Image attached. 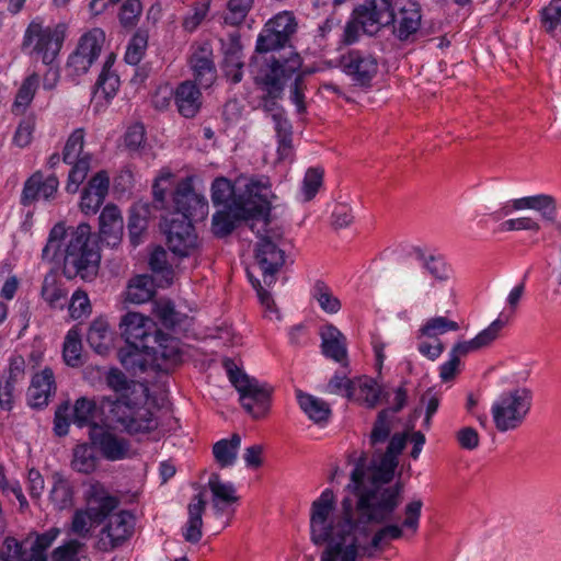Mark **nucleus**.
<instances>
[{
  "label": "nucleus",
  "instance_id": "f257e3e1",
  "mask_svg": "<svg viewBox=\"0 0 561 561\" xmlns=\"http://www.w3.org/2000/svg\"><path fill=\"white\" fill-rule=\"evenodd\" d=\"M407 446V434H393L385 451L376 448L371 459L363 451L355 460L351 472V482L346 490L355 496L344 497L341 508L351 517L353 533L368 535L369 526H380L366 546H359L363 554L371 557L374 551H381L392 540L403 537L407 528L415 534L419 529L423 502L413 500L404 506V518L398 510L403 501V483L390 482L399 465L398 457Z\"/></svg>",
  "mask_w": 561,
  "mask_h": 561
},
{
  "label": "nucleus",
  "instance_id": "f03ea898",
  "mask_svg": "<svg viewBox=\"0 0 561 561\" xmlns=\"http://www.w3.org/2000/svg\"><path fill=\"white\" fill-rule=\"evenodd\" d=\"M42 257L48 262L62 259V273L68 279H94L101 262L96 244L91 240V227L85 222L70 230L62 222L56 224L49 231Z\"/></svg>",
  "mask_w": 561,
  "mask_h": 561
},
{
  "label": "nucleus",
  "instance_id": "7ed1b4c3",
  "mask_svg": "<svg viewBox=\"0 0 561 561\" xmlns=\"http://www.w3.org/2000/svg\"><path fill=\"white\" fill-rule=\"evenodd\" d=\"M334 508V493L331 489H325L311 505V540L318 546L329 543L322 552L321 561H337L339 557L340 561H355L359 545L353 535V517L342 510V515L329 523Z\"/></svg>",
  "mask_w": 561,
  "mask_h": 561
},
{
  "label": "nucleus",
  "instance_id": "20e7f679",
  "mask_svg": "<svg viewBox=\"0 0 561 561\" xmlns=\"http://www.w3.org/2000/svg\"><path fill=\"white\" fill-rule=\"evenodd\" d=\"M270 186L260 180H251L245 184L243 195L236 196L222 209L217 210L211 218V232L217 238L232 233L237 226L249 219L270 216Z\"/></svg>",
  "mask_w": 561,
  "mask_h": 561
},
{
  "label": "nucleus",
  "instance_id": "39448f33",
  "mask_svg": "<svg viewBox=\"0 0 561 561\" xmlns=\"http://www.w3.org/2000/svg\"><path fill=\"white\" fill-rule=\"evenodd\" d=\"M301 65V57L293 50L288 56L278 54L264 58L254 81L257 85L264 87L265 94L261 98L260 107L270 117L285 111L278 100L283 98L286 81L298 72Z\"/></svg>",
  "mask_w": 561,
  "mask_h": 561
},
{
  "label": "nucleus",
  "instance_id": "423d86ee",
  "mask_svg": "<svg viewBox=\"0 0 561 561\" xmlns=\"http://www.w3.org/2000/svg\"><path fill=\"white\" fill-rule=\"evenodd\" d=\"M534 401V392L527 387H513L503 391L491 405L494 427L500 433L516 431L526 422Z\"/></svg>",
  "mask_w": 561,
  "mask_h": 561
},
{
  "label": "nucleus",
  "instance_id": "0eeeda50",
  "mask_svg": "<svg viewBox=\"0 0 561 561\" xmlns=\"http://www.w3.org/2000/svg\"><path fill=\"white\" fill-rule=\"evenodd\" d=\"M99 405L103 412L107 409L106 417L110 422L130 435L149 433L158 426L152 412L133 401L128 394H121L115 400L102 397Z\"/></svg>",
  "mask_w": 561,
  "mask_h": 561
},
{
  "label": "nucleus",
  "instance_id": "6e6552de",
  "mask_svg": "<svg viewBox=\"0 0 561 561\" xmlns=\"http://www.w3.org/2000/svg\"><path fill=\"white\" fill-rule=\"evenodd\" d=\"M270 224L268 216L263 217V230H257L255 245V260L267 287L276 283V275L286 262L284 232L279 227H270Z\"/></svg>",
  "mask_w": 561,
  "mask_h": 561
},
{
  "label": "nucleus",
  "instance_id": "1a4fd4ad",
  "mask_svg": "<svg viewBox=\"0 0 561 561\" xmlns=\"http://www.w3.org/2000/svg\"><path fill=\"white\" fill-rule=\"evenodd\" d=\"M229 380L240 394L242 408L255 420L267 415L273 387L240 370L230 358L224 360Z\"/></svg>",
  "mask_w": 561,
  "mask_h": 561
},
{
  "label": "nucleus",
  "instance_id": "9d476101",
  "mask_svg": "<svg viewBox=\"0 0 561 561\" xmlns=\"http://www.w3.org/2000/svg\"><path fill=\"white\" fill-rule=\"evenodd\" d=\"M83 147L84 129L77 128L68 137L62 151V161L72 164L66 184V191L70 194L77 193L91 168L92 154L83 152Z\"/></svg>",
  "mask_w": 561,
  "mask_h": 561
},
{
  "label": "nucleus",
  "instance_id": "9b49d317",
  "mask_svg": "<svg viewBox=\"0 0 561 561\" xmlns=\"http://www.w3.org/2000/svg\"><path fill=\"white\" fill-rule=\"evenodd\" d=\"M98 409L96 401L87 397H80L76 400L71 413L69 402H62L55 412L54 433L58 437L66 436L71 422L80 428L88 426L91 431L92 426L98 424L95 422Z\"/></svg>",
  "mask_w": 561,
  "mask_h": 561
},
{
  "label": "nucleus",
  "instance_id": "f8f14e48",
  "mask_svg": "<svg viewBox=\"0 0 561 561\" xmlns=\"http://www.w3.org/2000/svg\"><path fill=\"white\" fill-rule=\"evenodd\" d=\"M35 38L34 51L42 56L45 65H50L61 49L65 39L64 26L44 28L41 23L32 21L25 31L22 46H30Z\"/></svg>",
  "mask_w": 561,
  "mask_h": 561
},
{
  "label": "nucleus",
  "instance_id": "ddd939ff",
  "mask_svg": "<svg viewBox=\"0 0 561 561\" xmlns=\"http://www.w3.org/2000/svg\"><path fill=\"white\" fill-rule=\"evenodd\" d=\"M340 66L352 83L360 88H370L378 73L377 58L360 49H350L340 58Z\"/></svg>",
  "mask_w": 561,
  "mask_h": 561
},
{
  "label": "nucleus",
  "instance_id": "4468645a",
  "mask_svg": "<svg viewBox=\"0 0 561 561\" xmlns=\"http://www.w3.org/2000/svg\"><path fill=\"white\" fill-rule=\"evenodd\" d=\"M168 249L179 257L188 256L197 247V234L192 221L175 216L164 220Z\"/></svg>",
  "mask_w": 561,
  "mask_h": 561
},
{
  "label": "nucleus",
  "instance_id": "2eb2a0df",
  "mask_svg": "<svg viewBox=\"0 0 561 561\" xmlns=\"http://www.w3.org/2000/svg\"><path fill=\"white\" fill-rule=\"evenodd\" d=\"M175 216L190 221H203L208 215V202L205 196L197 194L192 183L182 181L173 194Z\"/></svg>",
  "mask_w": 561,
  "mask_h": 561
},
{
  "label": "nucleus",
  "instance_id": "dca6fc26",
  "mask_svg": "<svg viewBox=\"0 0 561 561\" xmlns=\"http://www.w3.org/2000/svg\"><path fill=\"white\" fill-rule=\"evenodd\" d=\"M89 440L101 456L108 461H118L130 456L128 439L117 436L110 428L94 424L89 431Z\"/></svg>",
  "mask_w": 561,
  "mask_h": 561
},
{
  "label": "nucleus",
  "instance_id": "f3484780",
  "mask_svg": "<svg viewBox=\"0 0 561 561\" xmlns=\"http://www.w3.org/2000/svg\"><path fill=\"white\" fill-rule=\"evenodd\" d=\"M147 355H151L160 370L169 371L182 363L180 341L161 330H156V336L149 344H141Z\"/></svg>",
  "mask_w": 561,
  "mask_h": 561
},
{
  "label": "nucleus",
  "instance_id": "a211bd4d",
  "mask_svg": "<svg viewBox=\"0 0 561 561\" xmlns=\"http://www.w3.org/2000/svg\"><path fill=\"white\" fill-rule=\"evenodd\" d=\"M151 323L138 312H127L119 322L122 337L134 348H142L141 344H149L156 336V330L150 332Z\"/></svg>",
  "mask_w": 561,
  "mask_h": 561
},
{
  "label": "nucleus",
  "instance_id": "6ab92c4d",
  "mask_svg": "<svg viewBox=\"0 0 561 561\" xmlns=\"http://www.w3.org/2000/svg\"><path fill=\"white\" fill-rule=\"evenodd\" d=\"M506 320L500 317L492 321L474 337L470 340L458 341V374L460 373L462 366L459 357L468 356L470 354L479 353L490 348L502 336V332L506 327Z\"/></svg>",
  "mask_w": 561,
  "mask_h": 561
},
{
  "label": "nucleus",
  "instance_id": "aec40b11",
  "mask_svg": "<svg viewBox=\"0 0 561 561\" xmlns=\"http://www.w3.org/2000/svg\"><path fill=\"white\" fill-rule=\"evenodd\" d=\"M58 186L59 181L55 174L45 179L42 171H36L24 183L21 204L23 206H30L37 201L38 197L49 201L55 197Z\"/></svg>",
  "mask_w": 561,
  "mask_h": 561
},
{
  "label": "nucleus",
  "instance_id": "412c9836",
  "mask_svg": "<svg viewBox=\"0 0 561 561\" xmlns=\"http://www.w3.org/2000/svg\"><path fill=\"white\" fill-rule=\"evenodd\" d=\"M407 398L408 394L405 388L402 386L399 387L396 390V404L392 408L382 409L378 413L369 435V444L374 449L379 448L378 445L383 444L387 439L390 440L392 427L391 422L389 420V415L390 413L400 412L407 403Z\"/></svg>",
  "mask_w": 561,
  "mask_h": 561
},
{
  "label": "nucleus",
  "instance_id": "4be33fe9",
  "mask_svg": "<svg viewBox=\"0 0 561 561\" xmlns=\"http://www.w3.org/2000/svg\"><path fill=\"white\" fill-rule=\"evenodd\" d=\"M100 241L111 248L117 247L123 239L124 221L121 210L113 204L106 205L99 217Z\"/></svg>",
  "mask_w": 561,
  "mask_h": 561
},
{
  "label": "nucleus",
  "instance_id": "5701e85b",
  "mask_svg": "<svg viewBox=\"0 0 561 561\" xmlns=\"http://www.w3.org/2000/svg\"><path fill=\"white\" fill-rule=\"evenodd\" d=\"M131 515L127 511H121L108 517L107 524L102 529V535L105 538L100 539V545L103 550H112L123 545L131 535V526L128 520Z\"/></svg>",
  "mask_w": 561,
  "mask_h": 561
},
{
  "label": "nucleus",
  "instance_id": "b1692460",
  "mask_svg": "<svg viewBox=\"0 0 561 561\" xmlns=\"http://www.w3.org/2000/svg\"><path fill=\"white\" fill-rule=\"evenodd\" d=\"M421 5L407 0L400 8L398 16L394 15L393 34L399 41L411 39L421 27Z\"/></svg>",
  "mask_w": 561,
  "mask_h": 561
},
{
  "label": "nucleus",
  "instance_id": "393cba45",
  "mask_svg": "<svg viewBox=\"0 0 561 561\" xmlns=\"http://www.w3.org/2000/svg\"><path fill=\"white\" fill-rule=\"evenodd\" d=\"M178 112L185 118H193L201 110L202 93L192 81L180 83L173 93Z\"/></svg>",
  "mask_w": 561,
  "mask_h": 561
},
{
  "label": "nucleus",
  "instance_id": "a878e982",
  "mask_svg": "<svg viewBox=\"0 0 561 561\" xmlns=\"http://www.w3.org/2000/svg\"><path fill=\"white\" fill-rule=\"evenodd\" d=\"M322 354L343 365L347 364L345 335L333 324H327L321 331Z\"/></svg>",
  "mask_w": 561,
  "mask_h": 561
},
{
  "label": "nucleus",
  "instance_id": "bb28decb",
  "mask_svg": "<svg viewBox=\"0 0 561 561\" xmlns=\"http://www.w3.org/2000/svg\"><path fill=\"white\" fill-rule=\"evenodd\" d=\"M354 9L357 15L368 19L379 28L394 23L392 0H365Z\"/></svg>",
  "mask_w": 561,
  "mask_h": 561
},
{
  "label": "nucleus",
  "instance_id": "cd10ccee",
  "mask_svg": "<svg viewBox=\"0 0 561 561\" xmlns=\"http://www.w3.org/2000/svg\"><path fill=\"white\" fill-rule=\"evenodd\" d=\"M211 55V50L203 46L192 55L190 60L195 80L205 88H208L216 79V67Z\"/></svg>",
  "mask_w": 561,
  "mask_h": 561
},
{
  "label": "nucleus",
  "instance_id": "c85d7f7f",
  "mask_svg": "<svg viewBox=\"0 0 561 561\" xmlns=\"http://www.w3.org/2000/svg\"><path fill=\"white\" fill-rule=\"evenodd\" d=\"M206 508V501L203 493L194 495L187 506L188 520L183 531V537L187 542L197 543L202 539L203 514Z\"/></svg>",
  "mask_w": 561,
  "mask_h": 561
},
{
  "label": "nucleus",
  "instance_id": "c756f323",
  "mask_svg": "<svg viewBox=\"0 0 561 561\" xmlns=\"http://www.w3.org/2000/svg\"><path fill=\"white\" fill-rule=\"evenodd\" d=\"M224 68L226 76L231 79L233 83H239L242 80V44L239 35L232 34L229 37V44L224 51Z\"/></svg>",
  "mask_w": 561,
  "mask_h": 561
},
{
  "label": "nucleus",
  "instance_id": "7c9ffc66",
  "mask_svg": "<svg viewBox=\"0 0 561 561\" xmlns=\"http://www.w3.org/2000/svg\"><path fill=\"white\" fill-rule=\"evenodd\" d=\"M271 119L274 123V130L277 138L278 160H285L293 154V125L286 116V111L280 114H274Z\"/></svg>",
  "mask_w": 561,
  "mask_h": 561
},
{
  "label": "nucleus",
  "instance_id": "2f4dec72",
  "mask_svg": "<svg viewBox=\"0 0 561 561\" xmlns=\"http://www.w3.org/2000/svg\"><path fill=\"white\" fill-rule=\"evenodd\" d=\"M297 400L300 409L308 415V417L316 424H325L332 411L329 403L318 399L309 393H305L301 390L297 391Z\"/></svg>",
  "mask_w": 561,
  "mask_h": 561
},
{
  "label": "nucleus",
  "instance_id": "473e14b6",
  "mask_svg": "<svg viewBox=\"0 0 561 561\" xmlns=\"http://www.w3.org/2000/svg\"><path fill=\"white\" fill-rule=\"evenodd\" d=\"M59 534L60 529L57 527H51L43 534H38L36 531L30 533L25 537V541L31 543L30 556L32 561H48L46 551L53 545Z\"/></svg>",
  "mask_w": 561,
  "mask_h": 561
},
{
  "label": "nucleus",
  "instance_id": "72a5a7b5",
  "mask_svg": "<svg viewBox=\"0 0 561 561\" xmlns=\"http://www.w3.org/2000/svg\"><path fill=\"white\" fill-rule=\"evenodd\" d=\"M153 278L149 275H138L129 280L126 290V300L131 304H145L154 295Z\"/></svg>",
  "mask_w": 561,
  "mask_h": 561
},
{
  "label": "nucleus",
  "instance_id": "f704fd0d",
  "mask_svg": "<svg viewBox=\"0 0 561 561\" xmlns=\"http://www.w3.org/2000/svg\"><path fill=\"white\" fill-rule=\"evenodd\" d=\"M240 446L241 437L237 433H233L229 439L225 438L218 440L213 446V455L215 460L221 468H227L234 465Z\"/></svg>",
  "mask_w": 561,
  "mask_h": 561
},
{
  "label": "nucleus",
  "instance_id": "c9c22d12",
  "mask_svg": "<svg viewBox=\"0 0 561 561\" xmlns=\"http://www.w3.org/2000/svg\"><path fill=\"white\" fill-rule=\"evenodd\" d=\"M380 30L381 28L368 19L357 15L356 10L354 9L350 21L344 27L342 42L346 45H352L359 39L360 31L368 35H375Z\"/></svg>",
  "mask_w": 561,
  "mask_h": 561
},
{
  "label": "nucleus",
  "instance_id": "e433bc0d",
  "mask_svg": "<svg viewBox=\"0 0 561 561\" xmlns=\"http://www.w3.org/2000/svg\"><path fill=\"white\" fill-rule=\"evenodd\" d=\"M94 449L91 443L78 444L72 450V469L84 474L93 472L99 462Z\"/></svg>",
  "mask_w": 561,
  "mask_h": 561
},
{
  "label": "nucleus",
  "instance_id": "4c0bfd02",
  "mask_svg": "<svg viewBox=\"0 0 561 561\" xmlns=\"http://www.w3.org/2000/svg\"><path fill=\"white\" fill-rule=\"evenodd\" d=\"M208 486L214 495L213 505L217 513H221L222 508L219 506V501L226 504L238 502L239 497L236 495V488L232 483H225L220 480L218 473H211Z\"/></svg>",
  "mask_w": 561,
  "mask_h": 561
},
{
  "label": "nucleus",
  "instance_id": "58836bf2",
  "mask_svg": "<svg viewBox=\"0 0 561 561\" xmlns=\"http://www.w3.org/2000/svg\"><path fill=\"white\" fill-rule=\"evenodd\" d=\"M31 391L35 405L47 403L48 397L55 391L54 373L50 368H45L33 377Z\"/></svg>",
  "mask_w": 561,
  "mask_h": 561
},
{
  "label": "nucleus",
  "instance_id": "ea45409f",
  "mask_svg": "<svg viewBox=\"0 0 561 561\" xmlns=\"http://www.w3.org/2000/svg\"><path fill=\"white\" fill-rule=\"evenodd\" d=\"M104 43V31L99 27H95L90 30L80 37L77 48L80 49L81 54L87 56L89 60L94 62L100 56Z\"/></svg>",
  "mask_w": 561,
  "mask_h": 561
},
{
  "label": "nucleus",
  "instance_id": "a19ab883",
  "mask_svg": "<svg viewBox=\"0 0 561 561\" xmlns=\"http://www.w3.org/2000/svg\"><path fill=\"white\" fill-rule=\"evenodd\" d=\"M87 342L98 354H105L110 345L108 324L104 319H95L89 327Z\"/></svg>",
  "mask_w": 561,
  "mask_h": 561
},
{
  "label": "nucleus",
  "instance_id": "79ce46f5",
  "mask_svg": "<svg viewBox=\"0 0 561 561\" xmlns=\"http://www.w3.org/2000/svg\"><path fill=\"white\" fill-rule=\"evenodd\" d=\"M42 297L51 308H64L67 300V291L56 280V276L48 274L42 285Z\"/></svg>",
  "mask_w": 561,
  "mask_h": 561
},
{
  "label": "nucleus",
  "instance_id": "37998d69",
  "mask_svg": "<svg viewBox=\"0 0 561 561\" xmlns=\"http://www.w3.org/2000/svg\"><path fill=\"white\" fill-rule=\"evenodd\" d=\"M38 83L39 77L37 73H32L31 76L24 79L13 103L12 111L15 114L24 113L25 108L30 105L35 95V92L38 88Z\"/></svg>",
  "mask_w": 561,
  "mask_h": 561
},
{
  "label": "nucleus",
  "instance_id": "c03bdc74",
  "mask_svg": "<svg viewBox=\"0 0 561 561\" xmlns=\"http://www.w3.org/2000/svg\"><path fill=\"white\" fill-rule=\"evenodd\" d=\"M82 344L79 332L75 329L68 331L62 348V356L65 363L70 367H80L83 365L82 356Z\"/></svg>",
  "mask_w": 561,
  "mask_h": 561
},
{
  "label": "nucleus",
  "instance_id": "a18cd8bd",
  "mask_svg": "<svg viewBox=\"0 0 561 561\" xmlns=\"http://www.w3.org/2000/svg\"><path fill=\"white\" fill-rule=\"evenodd\" d=\"M265 25L276 34V37L279 36L286 44L289 43L291 35L297 30L295 16L286 11L275 15Z\"/></svg>",
  "mask_w": 561,
  "mask_h": 561
},
{
  "label": "nucleus",
  "instance_id": "49530a36",
  "mask_svg": "<svg viewBox=\"0 0 561 561\" xmlns=\"http://www.w3.org/2000/svg\"><path fill=\"white\" fill-rule=\"evenodd\" d=\"M25 538L20 541L14 537L8 536L2 542L0 559L2 561H32L30 550L26 549Z\"/></svg>",
  "mask_w": 561,
  "mask_h": 561
},
{
  "label": "nucleus",
  "instance_id": "de8ad7c7",
  "mask_svg": "<svg viewBox=\"0 0 561 561\" xmlns=\"http://www.w3.org/2000/svg\"><path fill=\"white\" fill-rule=\"evenodd\" d=\"M154 314L168 329H173L182 324L186 316L176 311L174 304L171 300H160L154 304Z\"/></svg>",
  "mask_w": 561,
  "mask_h": 561
},
{
  "label": "nucleus",
  "instance_id": "09e8293b",
  "mask_svg": "<svg viewBox=\"0 0 561 561\" xmlns=\"http://www.w3.org/2000/svg\"><path fill=\"white\" fill-rule=\"evenodd\" d=\"M142 354H147V352L142 348H134L128 344L126 347L118 351L121 364L134 374L138 371L144 373L147 369V360L144 358Z\"/></svg>",
  "mask_w": 561,
  "mask_h": 561
},
{
  "label": "nucleus",
  "instance_id": "8fccbe9b",
  "mask_svg": "<svg viewBox=\"0 0 561 561\" xmlns=\"http://www.w3.org/2000/svg\"><path fill=\"white\" fill-rule=\"evenodd\" d=\"M240 195H243V191L237 193L232 183L226 178H217L211 184V201L215 206L222 205L225 207Z\"/></svg>",
  "mask_w": 561,
  "mask_h": 561
},
{
  "label": "nucleus",
  "instance_id": "3c124183",
  "mask_svg": "<svg viewBox=\"0 0 561 561\" xmlns=\"http://www.w3.org/2000/svg\"><path fill=\"white\" fill-rule=\"evenodd\" d=\"M148 45V33L144 30H138L131 37L125 54V61L129 65L136 66L142 59Z\"/></svg>",
  "mask_w": 561,
  "mask_h": 561
},
{
  "label": "nucleus",
  "instance_id": "603ef678",
  "mask_svg": "<svg viewBox=\"0 0 561 561\" xmlns=\"http://www.w3.org/2000/svg\"><path fill=\"white\" fill-rule=\"evenodd\" d=\"M313 297L321 309L328 313H336L341 309V301L333 296L330 288L323 280H317L313 286Z\"/></svg>",
  "mask_w": 561,
  "mask_h": 561
},
{
  "label": "nucleus",
  "instance_id": "864d4df0",
  "mask_svg": "<svg viewBox=\"0 0 561 561\" xmlns=\"http://www.w3.org/2000/svg\"><path fill=\"white\" fill-rule=\"evenodd\" d=\"M142 12L140 0H126L119 10L118 20L126 30H133L139 22Z\"/></svg>",
  "mask_w": 561,
  "mask_h": 561
},
{
  "label": "nucleus",
  "instance_id": "5fc2aeb1",
  "mask_svg": "<svg viewBox=\"0 0 561 561\" xmlns=\"http://www.w3.org/2000/svg\"><path fill=\"white\" fill-rule=\"evenodd\" d=\"M49 499L57 510L69 507L72 501V491L68 481L61 477H55V482L50 491Z\"/></svg>",
  "mask_w": 561,
  "mask_h": 561
},
{
  "label": "nucleus",
  "instance_id": "6e6d98bb",
  "mask_svg": "<svg viewBox=\"0 0 561 561\" xmlns=\"http://www.w3.org/2000/svg\"><path fill=\"white\" fill-rule=\"evenodd\" d=\"M85 545L77 539H70L55 548L50 553L51 561H79V556Z\"/></svg>",
  "mask_w": 561,
  "mask_h": 561
},
{
  "label": "nucleus",
  "instance_id": "4d7b16f0",
  "mask_svg": "<svg viewBox=\"0 0 561 561\" xmlns=\"http://www.w3.org/2000/svg\"><path fill=\"white\" fill-rule=\"evenodd\" d=\"M253 2L254 0H229L225 22L229 25H240L252 9Z\"/></svg>",
  "mask_w": 561,
  "mask_h": 561
},
{
  "label": "nucleus",
  "instance_id": "13d9d810",
  "mask_svg": "<svg viewBox=\"0 0 561 561\" xmlns=\"http://www.w3.org/2000/svg\"><path fill=\"white\" fill-rule=\"evenodd\" d=\"M286 45L287 44L282 41L279 36L276 37V34L264 25V28L257 37L255 51L259 54L275 51L285 48Z\"/></svg>",
  "mask_w": 561,
  "mask_h": 561
},
{
  "label": "nucleus",
  "instance_id": "bf43d9fd",
  "mask_svg": "<svg viewBox=\"0 0 561 561\" xmlns=\"http://www.w3.org/2000/svg\"><path fill=\"white\" fill-rule=\"evenodd\" d=\"M533 209L540 213L542 219L548 222H554L557 218V202L551 195H534Z\"/></svg>",
  "mask_w": 561,
  "mask_h": 561
},
{
  "label": "nucleus",
  "instance_id": "052dcab7",
  "mask_svg": "<svg viewBox=\"0 0 561 561\" xmlns=\"http://www.w3.org/2000/svg\"><path fill=\"white\" fill-rule=\"evenodd\" d=\"M105 383L114 392L121 394H127L130 389L133 381L118 368L112 367L105 375Z\"/></svg>",
  "mask_w": 561,
  "mask_h": 561
},
{
  "label": "nucleus",
  "instance_id": "680f3d73",
  "mask_svg": "<svg viewBox=\"0 0 561 561\" xmlns=\"http://www.w3.org/2000/svg\"><path fill=\"white\" fill-rule=\"evenodd\" d=\"M323 173V170L320 168H311L306 172L302 183V191L306 202L311 201L318 193L322 185Z\"/></svg>",
  "mask_w": 561,
  "mask_h": 561
},
{
  "label": "nucleus",
  "instance_id": "e2e57ef3",
  "mask_svg": "<svg viewBox=\"0 0 561 561\" xmlns=\"http://www.w3.org/2000/svg\"><path fill=\"white\" fill-rule=\"evenodd\" d=\"M456 323L444 317L430 319L421 329L420 336L436 337L449 330H455Z\"/></svg>",
  "mask_w": 561,
  "mask_h": 561
},
{
  "label": "nucleus",
  "instance_id": "0e129e2a",
  "mask_svg": "<svg viewBox=\"0 0 561 561\" xmlns=\"http://www.w3.org/2000/svg\"><path fill=\"white\" fill-rule=\"evenodd\" d=\"M359 396L368 408H375L382 394L377 382L371 378H362L358 383Z\"/></svg>",
  "mask_w": 561,
  "mask_h": 561
},
{
  "label": "nucleus",
  "instance_id": "69168bd1",
  "mask_svg": "<svg viewBox=\"0 0 561 561\" xmlns=\"http://www.w3.org/2000/svg\"><path fill=\"white\" fill-rule=\"evenodd\" d=\"M92 64L87 56L81 54L80 49L76 48L68 58L66 71L70 77H79L87 73Z\"/></svg>",
  "mask_w": 561,
  "mask_h": 561
},
{
  "label": "nucleus",
  "instance_id": "338daca9",
  "mask_svg": "<svg viewBox=\"0 0 561 561\" xmlns=\"http://www.w3.org/2000/svg\"><path fill=\"white\" fill-rule=\"evenodd\" d=\"M325 391L331 394L344 391V396L352 399L355 394V382L346 376L334 375L328 382Z\"/></svg>",
  "mask_w": 561,
  "mask_h": 561
},
{
  "label": "nucleus",
  "instance_id": "774afa93",
  "mask_svg": "<svg viewBox=\"0 0 561 561\" xmlns=\"http://www.w3.org/2000/svg\"><path fill=\"white\" fill-rule=\"evenodd\" d=\"M69 312L72 319H80L91 312V305L87 293L76 290L71 297Z\"/></svg>",
  "mask_w": 561,
  "mask_h": 561
}]
</instances>
